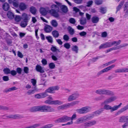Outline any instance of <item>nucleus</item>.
I'll return each instance as SVG.
<instances>
[{"label":"nucleus","instance_id":"nucleus-1","mask_svg":"<svg viewBox=\"0 0 128 128\" xmlns=\"http://www.w3.org/2000/svg\"><path fill=\"white\" fill-rule=\"evenodd\" d=\"M29 110L31 112L39 111L42 112H54L55 110L50 106L44 105L32 107L30 108Z\"/></svg>","mask_w":128,"mask_h":128},{"label":"nucleus","instance_id":"nucleus-2","mask_svg":"<svg viewBox=\"0 0 128 128\" xmlns=\"http://www.w3.org/2000/svg\"><path fill=\"white\" fill-rule=\"evenodd\" d=\"M40 12L44 16L46 15L48 13L55 18H57L59 16V14L58 13V10L53 9L49 10V8L48 7H46L45 8H41L40 9Z\"/></svg>","mask_w":128,"mask_h":128},{"label":"nucleus","instance_id":"nucleus-3","mask_svg":"<svg viewBox=\"0 0 128 128\" xmlns=\"http://www.w3.org/2000/svg\"><path fill=\"white\" fill-rule=\"evenodd\" d=\"M76 116L75 114H74L71 117L65 115L56 120L54 122L55 123H58L66 122L70 120L72 121L73 120L76 119Z\"/></svg>","mask_w":128,"mask_h":128},{"label":"nucleus","instance_id":"nucleus-4","mask_svg":"<svg viewBox=\"0 0 128 128\" xmlns=\"http://www.w3.org/2000/svg\"><path fill=\"white\" fill-rule=\"evenodd\" d=\"M105 104L104 106L103 109H104L106 110H110L111 112H113L114 111L118 110L120 106L122 104V103H120L118 105H114L113 107L112 106L110 105Z\"/></svg>","mask_w":128,"mask_h":128},{"label":"nucleus","instance_id":"nucleus-5","mask_svg":"<svg viewBox=\"0 0 128 128\" xmlns=\"http://www.w3.org/2000/svg\"><path fill=\"white\" fill-rule=\"evenodd\" d=\"M94 116L92 115H86L78 118L76 121V123L79 124L82 123L92 118Z\"/></svg>","mask_w":128,"mask_h":128},{"label":"nucleus","instance_id":"nucleus-6","mask_svg":"<svg viewBox=\"0 0 128 128\" xmlns=\"http://www.w3.org/2000/svg\"><path fill=\"white\" fill-rule=\"evenodd\" d=\"M96 93L98 94H104L106 95H113L114 93L110 90L105 89H100L96 90Z\"/></svg>","mask_w":128,"mask_h":128},{"label":"nucleus","instance_id":"nucleus-7","mask_svg":"<svg viewBox=\"0 0 128 128\" xmlns=\"http://www.w3.org/2000/svg\"><path fill=\"white\" fill-rule=\"evenodd\" d=\"M91 107L89 106H86L78 109L77 111L80 114L86 113L90 111Z\"/></svg>","mask_w":128,"mask_h":128},{"label":"nucleus","instance_id":"nucleus-8","mask_svg":"<svg viewBox=\"0 0 128 128\" xmlns=\"http://www.w3.org/2000/svg\"><path fill=\"white\" fill-rule=\"evenodd\" d=\"M79 96V94L78 92H74L69 96L68 98V100L69 102H70L75 100Z\"/></svg>","mask_w":128,"mask_h":128},{"label":"nucleus","instance_id":"nucleus-9","mask_svg":"<svg viewBox=\"0 0 128 128\" xmlns=\"http://www.w3.org/2000/svg\"><path fill=\"white\" fill-rule=\"evenodd\" d=\"M59 88L60 87L59 86H56L50 87L46 90L47 93L54 94L55 92V90H58Z\"/></svg>","mask_w":128,"mask_h":128},{"label":"nucleus","instance_id":"nucleus-10","mask_svg":"<svg viewBox=\"0 0 128 128\" xmlns=\"http://www.w3.org/2000/svg\"><path fill=\"white\" fill-rule=\"evenodd\" d=\"M117 98V97L116 96H112L105 100L104 103L105 104H108L114 101Z\"/></svg>","mask_w":128,"mask_h":128},{"label":"nucleus","instance_id":"nucleus-11","mask_svg":"<svg viewBox=\"0 0 128 128\" xmlns=\"http://www.w3.org/2000/svg\"><path fill=\"white\" fill-rule=\"evenodd\" d=\"M55 3L59 6H60L61 10L63 12L66 13L67 12L68 8L66 6L64 5H61V3L57 2H55Z\"/></svg>","mask_w":128,"mask_h":128},{"label":"nucleus","instance_id":"nucleus-12","mask_svg":"<svg viewBox=\"0 0 128 128\" xmlns=\"http://www.w3.org/2000/svg\"><path fill=\"white\" fill-rule=\"evenodd\" d=\"M111 47L110 42H107L105 43L101 44L99 46V48L101 49L102 48H105Z\"/></svg>","mask_w":128,"mask_h":128},{"label":"nucleus","instance_id":"nucleus-13","mask_svg":"<svg viewBox=\"0 0 128 128\" xmlns=\"http://www.w3.org/2000/svg\"><path fill=\"white\" fill-rule=\"evenodd\" d=\"M128 109V104L124 106V108H122L116 113V115L120 114L121 113L125 111Z\"/></svg>","mask_w":128,"mask_h":128},{"label":"nucleus","instance_id":"nucleus-14","mask_svg":"<svg viewBox=\"0 0 128 128\" xmlns=\"http://www.w3.org/2000/svg\"><path fill=\"white\" fill-rule=\"evenodd\" d=\"M48 99L44 102L45 104H52V100H53L52 97L51 96H49L48 98Z\"/></svg>","mask_w":128,"mask_h":128},{"label":"nucleus","instance_id":"nucleus-15","mask_svg":"<svg viewBox=\"0 0 128 128\" xmlns=\"http://www.w3.org/2000/svg\"><path fill=\"white\" fill-rule=\"evenodd\" d=\"M52 28L51 26L47 25L44 27V30L46 32L49 33L52 30Z\"/></svg>","mask_w":128,"mask_h":128},{"label":"nucleus","instance_id":"nucleus-16","mask_svg":"<svg viewBox=\"0 0 128 128\" xmlns=\"http://www.w3.org/2000/svg\"><path fill=\"white\" fill-rule=\"evenodd\" d=\"M19 7L21 10L23 11L24 10L27 8V6L24 3L22 2L20 4Z\"/></svg>","mask_w":128,"mask_h":128},{"label":"nucleus","instance_id":"nucleus-17","mask_svg":"<svg viewBox=\"0 0 128 128\" xmlns=\"http://www.w3.org/2000/svg\"><path fill=\"white\" fill-rule=\"evenodd\" d=\"M6 117L9 118L17 119L20 117V116L18 114H11L8 115Z\"/></svg>","mask_w":128,"mask_h":128},{"label":"nucleus","instance_id":"nucleus-18","mask_svg":"<svg viewBox=\"0 0 128 128\" xmlns=\"http://www.w3.org/2000/svg\"><path fill=\"white\" fill-rule=\"evenodd\" d=\"M36 69L37 71L40 73H42L44 72L42 68L38 64L36 66Z\"/></svg>","mask_w":128,"mask_h":128},{"label":"nucleus","instance_id":"nucleus-19","mask_svg":"<svg viewBox=\"0 0 128 128\" xmlns=\"http://www.w3.org/2000/svg\"><path fill=\"white\" fill-rule=\"evenodd\" d=\"M99 20V18L96 16H92L91 19L92 22L94 24H96L98 22Z\"/></svg>","mask_w":128,"mask_h":128},{"label":"nucleus","instance_id":"nucleus-20","mask_svg":"<svg viewBox=\"0 0 128 128\" xmlns=\"http://www.w3.org/2000/svg\"><path fill=\"white\" fill-rule=\"evenodd\" d=\"M2 8L4 10L8 11L10 8L9 5L7 3H5L2 5Z\"/></svg>","mask_w":128,"mask_h":128},{"label":"nucleus","instance_id":"nucleus-21","mask_svg":"<svg viewBox=\"0 0 128 128\" xmlns=\"http://www.w3.org/2000/svg\"><path fill=\"white\" fill-rule=\"evenodd\" d=\"M22 17L24 20L27 22H28V20L30 19L29 18V15L25 13H24L22 14Z\"/></svg>","mask_w":128,"mask_h":128},{"label":"nucleus","instance_id":"nucleus-22","mask_svg":"<svg viewBox=\"0 0 128 128\" xmlns=\"http://www.w3.org/2000/svg\"><path fill=\"white\" fill-rule=\"evenodd\" d=\"M68 30L69 33L71 35L74 34L75 32L74 29L72 28L70 26H69L67 28Z\"/></svg>","mask_w":128,"mask_h":128},{"label":"nucleus","instance_id":"nucleus-23","mask_svg":"<svg viewBox=\"0 0 128 128\" xmlns=\"http://www.w3.org/2000/svg\"><path fill=\"white\" fill-rule=\"evenodd\" d=\"M52 34L53 37L55 38H58L59 34L58 32L56 30H54L52 32Z\"/></svg>","mask_w":128,"mask_h":128},{"label":"nucleus","instance_id":"nucleus-24","mask_svg":"<svg viewBox=\"0 0 128 128\" xmlns=\"http://www.w3.org/2000/svg\"><path fill=\"white\" fill-rule=\"evenodd\" d=\"M52 104L60 105L63 104V102L60 100H52Z\"/></svg>","mask_w":128,"mask_h":128},{"label":"nucleus","instance_id":"nucleus-25","mask_svg":"<svg viewBox=\"0 0 128 128\" xmlns=\"http://www.w3.org/2000/svg\"><path fill=\"white\" fill-rule=\"evenodd\" d=\"M7 16L9 18L11 19L14 18V14L10 11H8L7 14Z\"/></svg>","mask_w":128,"mask_h":128},{"label":"nucleus","instance_id":"nucleus-26","mask_svg":"<svg viewBox=\"0 0 128 128\" xmlns=\"http://www.w3.org/2000/svg\"><path fill=\"white\" fill-rule=\"evenodd\" d=\"M118 121L120 122H124L126 121V116H123L120 117Z\"/></svg>","mask_w":128,"mask_h":128},{"label":"nucleus","instance_id":"nucleus-27","mask_svg":"<svg viewBox=\"0 0 128 128\" xmlns=\"http://www.w3.org/2000/svg\"><path fill=\"white\" fill-rule=\"evenodd\" d=\"M18 89L16 87L14 86L13 87L10 88H6L4 90V92H10L14 90Z\"/></svg>","mask_w":128,"mask_h":128},{"label":"nucleus","instance_id":"nucleus-28","mask_svg":"<svg viewBox=\"0 0 128 128\" xmlns=\"http://www.w3.org/2000/svg\"><path fill=\"white\" fill-rule=\"evenodd\" d=\"M115 66L114 64H112L111 65L108 67L104 69L105 72H108V71L110 70L112 68H114Z\"/></svg>","mask_w":128,"mask_h":128},{"label":"nucleus","instance_id":"nucleus-29","mask_svg":"<svg viewBox=\"0 0 128 128\" xmlns=\"http://www.w3.org/2000/svg\"><path fill=\"white\" fill-rule=\"evenodd\" d=\"M124 3V1H122L121 2L118 6L116 8V12L119 10L121 8L123 5Z\"/></svg>","mask_w":128,"mask_h":128},{"label":"nucleus","instance_id":"nucleus-30","mask_svg":"<svg viewBox=\"0 0 128 128\" xmlns=\"http://www.w3.org/2000/svg\"><path fill=\"white\" fill-rule=\"evenodd\" d=\"M82 128H87L90 127L88 121L83 124L81 125Z\"/></svg>","mask_w":128,"mask_h":128},{"label":"nucleus","instance_id":"nucleus-31","mask_svg":"<svg viewBox=\"0 0 128 128\" xmlns=\"http://www.w3.org/2000/svg\"><path fill=\"white\" fill-rule=\"evenodd\" d=\"M121 42V41L120 40H119L117 42L114 41L112 42H110L111 47L113 45H115L116 46H117L119 45L120 43Z\"/></svg>","mask_w":128,"mask_h":128},{"label":"nucleus","instance_id":"nucleus-32","mask_svg":"<svg viewBox=\"0 0 128 128\" xmlns=\"http://www.w3.org/2000/svg\"><path fill=\"white\" fill-rule=\"evenodd\" d=\"M72 50L76 53L78 52V47L76 45L73 46L72 47Z\"/></svg>","mask_w":128,"mask_h":128},{"label":"nucleus","instance_id":"nucleus-33","mask_svg":"<svg viewBox=\"0 0 128 128\" xmlns=\"http://www.w3.org/2000/svg\"><path fill=\"white\" fill-rule=\"evenodd\" d=\"M90 127L94 126L97 124V121L95 120H92L88 121Z\"/></svg>","mask_w":128,"mask_h":128},{"label":"nucleus","instance_id":"nucleus-34","mask_svg":"<svg viewBox=\"0 0 128 128\" xmlns=\"http://www.w3.org/2000/svg\"><path fill=\"white\" fill-rule=\"evenodd\" d=\"M52 25L54 27H56L58 26V23L55 20H53L51 22Z\"/></svg>","mask_w":128,"mask_h":128},{"label":"nucleus","instance_id":"nucleus-35","mask_svg":"<svg viewBox=\"0 0 128 128\" xmlns=\"http://www.w3.org/2000/svg\"><path fill=\"white\" fill-rule=\"evenodd\" d=\"M50 50L53 52H60L59 49H57L56 46H54L53 45L52 46V47L51 48Z\"/></svg>","mask_w":128,"mask_h":128},{"label":"nucleus","instance_id":"nucleus-36","mask_svg":"<svg viewBox=\"0 0 128 128\" xmlns=\"http://www.w3.org/2000/svg\"><path fill=\"white\" fill-rule=\"evenodd\" d=\"M86 19L85 18H82L80 20V24L82 25H85L86 22Z\"/></svg>","mask_w":128,"mask_h":128},{"label":"nucleus","instance_id":"nucleus-37","mask_svg":"<svg viewBox=\"0 0 128 128\" xmlns=\"http://www.w3.org/2000/svg\"><path fill=\"white\" fill-rule=\"evenodd\" d=\"M103 111V109L102 108L100 110H96L94 112V114L95 116H98Z\"/></svg>","mask_w":128,"mask_h":128},{"label":"nucleus","instance_id":"nucleus-38","mask_svg":"<svg viewBox=\"0 0 128 128\" xmlns=\"http://www.w3.org/2000/svg\"><path fill=\"white\" fill-rule=\"evenodd\" d=\"M30 11L32 14H36V10L35 8L33 6L31 7L30 9Z\"/></svg>","mask_w":128,"mask_h":128},{"label":"nucleus","instance_id":"nucleus-39","mask_svg":"<svg viewBox=\"0 0 128 128\" xmlns=\"http://www.w3.org/2000/svg\"><path fill=\"white\" fill-rule=\"evenodd\" d=\"M104 97V96H99L96 97L94 98V100L95 101H98L102 100L103 99Z\"/></svg>","mask_w":128,"mask_h":128},{"label":"nucleus","instance_id":"nucleus-40","mask_svg":"<svg viewBox=\"0 0 128 128\" xmlns=\"http://www.w3.org/2000/svg\"><path fill=\"white\" fill-rule=\"evenodd\" d=\"M28 22L23 20L20 23V26L24 28L26 27L27 25V22Z\"/></svg>","mask_w":128,"mask_h":128},{"label":"nucleus","instance_id":"nucleus-41","mask_svg":"<svg viewBox=\"0 0 128 128\" xmlns=\"http://www.w3.org/2000/svg\"><path fill=\"white\" fill-rule=\"evenodd\" d=\"M42 98H45L48 96L47 92L45 90V92L40 93Z\"/></svg>","mask_w":128,"mask_h":128},{"label":"nucleus","instance_id":"nucleus-42","mask_svg":"<svg viewBox=\"0 0 128 128\" xmlns=\"http://www.w3.org/2000/svg\"><path fill=\"white\" fill-rule=\"evenodd\" d=\"M3 71L4 73L6 74H10V70L8 68H4L3 70Z\"/></svg>","mask_w":128,"mask_h":128},{"label":"nucleus","instance_id":"nucleus-43","mask_svg":"<svg viewBox=\"0 0 128 128\" xmlns=\"http://www.w3.org/2000/svg\"><path fill=\"white\" fill-rule=\"evenodd\" d=\"M46 38L49 42L50 43L53 42V38L52 36H46Z\"/></svg>","mask_w":128,"mask_h":128},{"label":"nucleus","instance_id":"nucleus-44","mask_svg":"<svg viewBox=\"0 0 128 128\" xmlns=\"http://www.w3.org/2000/svg\"><path fill=\"white\" fill-rule=\"evenodd\" d=\"M22 18L18 15L16 16L14 18L15 20L17 22L20 21L21 19Z\"/></svg>","mask_w":128,"mask_h":128},{"label":"nucleus","instance_id":"nucleus-45","mask_svg":"<svg viewBox=\"0 0 128 128\" xmlns=\"http://www.w3.org/2000/svg\"><path fill=\"white\" fill-rule=\"evenodd\" d=\"M58 6H58V5L57 6L54 4H52L51 6L50 7L51 8H52V9H54L57 8V9H56V10H58L59 11V10Z\"/></svg>","mask_w":128,"mask_h":128},{"label":"nucleus","instance_id":"nucleus-46","mask_svg":"<svg viewBox=\"0 0 128 128\" xmlns=\"http://www.w3.org/2000/svg\"><path fill=\"white\" fill-rule=\"evenodd\" d=\"M79 102V101L75 100L70 103L71 106H74L76 104H78Z\"/></svg>","mask_w":128,"mask_h":128},{"label":"nucleus","instance_id":"nucleus-47","mask_svg":"<svg viewBox=\"0 0 128 128\" xmlns=\"http://www.w3.org/2000/svg\"><path fill=\"white\" fill-rule=\"evenodd\" d=\"M94 2L95 4L98 5L101 4L103 2L102 0H95Z\"/></svg>","mask_w":128,"mask_h":128},{"label":"nucleus","instance_id":"nucleus-48","mask_svg":"<svg viewBox=\"0 0 128 128\" xmlns=\"http://www.w3.org/2000/svg\"><path fill=\"white\" fill-rule=\"evenodd\" d=\"M69 38V36L67 34H65L63 36V39L65 41H68Z\"/></svg>","mask_w":128,"mask_h":128},{"label":"nucleus","instance_id":"nucleus-49","mask_svg":"<svg viewBox=\"0 0 128 128\" xmlns=\"http://www.w3.org/2000/svg\"><path fill=\"white\" fill-rule=\"evenodd\" d=\"M69 21L71 24H74L76 22V21L75 19L74 18H70V19Z\"/></svg>","mask_w":128,"mask_h":128},{"label":"nucleus","instance_id":"nucleus-50","mask_svg":"<svg viewBox=\"0 0 128 128\" xmlns=\"http://www.w3.org/2000/svg\"><path fill=\"white\" fill-rule=\"evenodd\" d=\"M64 46L67 49H69L70 48V45L69 43H66L64 44Z\"/></svg>","mask_w":128,"mask_h":128},{"label":"nucleus","instance_id":"nucleus-51","mask_svg":"<svg viewBox=\"0 0 128 128\" xmlns=\"http://www.w3.org/2000/svg\"><path fill=\"white\" fill-rule=\"evenodd\" d=\"M100 12L102 14H104L106 12V9L105 8L102 7L100 9Z\"/></svg>","mask_w":128,"mask_h":128},{"label":"nucleus","instance_id":"nucleus-52","mask_svg":"<svg viewBox=\"0 0 128 128\" xmlns=\"http://www.w3.org/2000/svg\"><path fill=\"white\" fill-rule=\"evenodd\" d=\"M31 82L34 86H36V81L35 79H31Z\"/></svg>","mask_w":128,"mask_h":128},{"label":"nucleus","instance_id":"nucleus-53","mask_svg":"<svg viewBox=\"0 0 128 128\" xmlns=\"http://www.w3.org/2000/svg\"><path fill=\"white\" fill-rule=\"evenodd\" d=\"M128 7V0L127 2H126L124 4V6L123 8H124V11H125L127 9V8Z\"/></svg>","mask_w":128,"mask_h":128},{"label":"nucleus","instance_id":"nucleus-54","mask_svg":"<svg viewBox=\"0 0 128 128\" xmlns=\"http://www.w3.org/2000/svg\"><path fill=\"white\" fill-rule=\"evenodd\" d=\"M34 90H30L27 92V93L28 95L34 94Z\"/></svg>","mask_w":128,"mask_h":128},{"label":"nucleus","instance_id":"nucleus-55","mask_svg":"<svg viewBox=\"0 0 128 128\" xmlns=\"http://www.w3.org/2000/svg\"><path fill=\"white\" fill-rule=\"evenodd\" d=\"M57 108L58 110H63L66 108L64 104H63L62 105L58 107Z\"/></svg>","mask_w":128,"mask_h":128},{"label":"nucleus","instance_id":"nucleus-56","mask_svg":"<svg viewBox=\"0 0 128 128\" xmlns=\"http://www.w3.org/2000/svg\"><path fill=\"white\" fill-rule=\"evenodd\" d=\"M29 68L27 67H24V72L26 74L28 73Z\"/></svg>","mask_w":128,"mask_h":128},{"label":"nucleus","instance_id":"nucleus-57","mask_svg":"<svg viewBox=\"0 0 128 128\" xmlns=\"http://www.w3.org/2000/svg\"><path fill=\"white\" fill-rule=\"evenodd\" d=\"M93 3V2L92 0H90L87 3L86 6L87 7H90V6H91Z\"/></svg>","mask_w":128,"mask_h":128},{"label":"nucleus","instance_id":"nucleus-58","mask_svg":"<svg viewBox=\"0 0 128 128\" xmlns=\"http://www.w3.org/2000/svg\"><path fill=\"white\" fill-rule=\"evenodd\" d=\"M2 79L4 81H7L9 80V78L8 76H4L2 77Z\"/></svg>","mask_w":128,"mask_h":128},{"label":"nucleus","instance_id":"nucleus-59","mask_svg":"<svg viewBox=\"0 0 128 128\" xmlns=\"http://www.w3.org/2000/svg\"><path fill=\"white\" fill-rule=\"evenodd\" d=\"M13 4L14 7H17L18 6V1L14 2H13Z\"/></svg>","mask_w":128,"mask_h":128},{"label":"nucleus","instance_id":"nucleus-60","mask_svg":"<svg viewBox=\"0 0 128 128\" xmlns=\"http://www.w3.org/2000/svg\"><path fill=\"white\" fill-rule=\"evenodd\" d=\"M50 68L51 69L54 68L55 67V65L53 63H50L49 64Z\"/></svg>","mask_w":128,"mask_h":128},{"label":"nucleus","instance_id":"nucleus-61","mask_svg":"<svg viewBox=\"0 0 128 128\" xmlns=\"http://www.w3.org/2000/svg\"><path fill=\"white\" fill-rule=\"evenodd\" d=\"M105 72L104 69L98 72L97 74L98 76H99L103 73Z\"/></svg>","mask_w":128,"mask_h":128},{"label":"nucleus","instance_id":"nucleus-62","mask_svg":"<svg viewBox=\"0 0 128 128\" xmlns=\"http://www.w3.org/2000/svg\"><path fill=\"white\" fill-rule=\"evenodd\" d=\"M10 74L14 76L17 73L16 71L14 70H12L10 71Z\"/></svg>","mask_w":128,"mask_h":128},{"label":"nucleus","instance_id":"nucleus-63","mask_svg":"<svg viewBox=\"0 0 128 128\" xmlns=\"http://www.w3.org/2000/svg\"><path fill=\"white\" fill-rule=\"evenodd\" d=\"M86 33L85 32L82 31L79 33L80 35L82 36H84L86 35Z\"/></svg>","mask_w":128,"mask_h":128},{"label":"nucleus","instance_id":"nucleus-64","mask_svg":"<svg viewBox=\"0 0 128 128\" xmlns=\"http://www.w3.org/2000/svg\"><path fill=\"white\" fill-rule=\"evenodd\" d=\"M18 56L20 58H22L23 57V55L19 51L18 52Z\"/></svg>","mask_w":128,"mask_h":128}]
</instances>
